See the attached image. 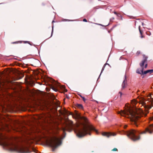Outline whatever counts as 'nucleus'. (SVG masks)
I'll list each match as a JSON object with an SVG mask.
<instances>
[{"label": "nucleus", "instance_id": "22", "mask_svg": "<svg viewBox=\"0 0 153 153\" xmlns=\"http://www.w3.org/2000/svg\"><path fill=\"white\" fill-rule=\"evenodd\" d=\"M81 97H82L81 95H79Z\"/></svg>", "mask_w": 153, "mask_h": 153}, {"label": "nucleus", "instance_id": "3", "mask_svg": "<svg viewBox=\"0 0 153 153\" xmlns=\"http://www.w3.org/2000/svg\"><path fill=\"white\" fill-rule=\"evenodd\" d=\"M91 131H93L96 132L97 134L98 133L97 130L91 125H85L83 127L78 128L76 130V132L77 136L81 137L87 134L90 135V132Z\"/></svg>", "mask_w": 153, "mask_h": 153}, {"label": "nucleus", "instance_id": "6", "mask_svg": "<svg viewBox=\"0 0 153 153\" xmlns=\"http://www.w3.org/2000/svg\"><path fill=\"white\" fill-rule=\"evenodd\" d=\"M146 59H144L143 60L141 63L140 64V65L141 68V69L139 70V69H138L137 70V73L138 74H146L148 73H150V74L153 71V70H147L146 71H143V66L145 62H146Z\"/></svg>", "mask_w": 153, "mask_h": 153}, {"label": "nucleus", "instance_id": "27", "mask_svg": "<svg viewBox=\"0 0 153 153\" xmlns=\"http://www.w3.org/2000/svg\"><path fill=\"white\" fill-rule=\"evenodd\" d=\"M120 94L121 95V93L120 92Z\"/></svg>", "mask_w": 153, "mask_h": 153}, {"label": "nucleus", "instance_id": "24", "mask_svg": "<svg viewBox=\"0 0 153 153\" xmlns=\"http://www.w3.org/2000/svg\"><path fill=\"white\" fill-rule=\"evenodd\" d=\"M72 129V128L71 127L70 128V130H71Z\"/></svg>", "mask_w": 153, "mask_h": 153}, {"label": "nucleus", "instance_id": "10", "mask_svg": "<svg viewBox=\"0 0 153 153\" xmlns=\"http://www.w3.org/2000/svg\"><path fill=\"white\" fill-rule=\"evenodd\" d=\"M126 84V82L125 80H124L123 82V83L122 84V88L123 89L125 87V86Z\"/></svg>", "mask_w": 153, "mask_h": 153}, {"label": "nucleus", "instance_id": "8", "mask_svg": "<svg viewBox=\"0 0 153 153\" xmlns=\"http://www.w3.org/2000/svg\"><path fill=\"white\" fill-rule=\"evenodd\" d=\"M116 134L114 133H107L104 132L102 133V135L103 136L106 137H109L111 136H114L116 135Z\"/></svg>", "mask_w": 153, "mask_h": 153}, {"label": "nucleus", "instance_id": "26", "mask_svg": "<svg viewBox=\"0 0 153 153\" xmlns=\"http://www.w3.org/2000/svg\"><path fill=\"white\" fill-rule=\"evenodd\" d=\"M1 73H0L1 75Z\"/></svg>", "mask_w": 153, "mask_h": 153}, {"label": "nucleus", "instance_id": "16", "mask_svg": "<svg viewBox=\"0 0 153 153\" xmlns=\"http://www.w3.org/2000/svg\"><path fill=\"white\" fill-rule=\"evenodd\" d=\"M112 151H117V149L116 148H114L112 150Z\"/></svg>", "mask_w": 153, "mask_h": 153}, {"label": "nucleus", "instance_id": "13", "mask_svg": "<svg viewBox=\"0 0 153 153\" xmlns=\"http://www.w3.org/2000/svg\"><path fill=\"white\" fill-rule=\"evenodd\" d=\"M77 107L80 108H83V106L81 104H78Z\"/></svg>", "mask_w": 153, "mask_h": 153}, {"label": "nucleus", "instance_id": "2", "mask_svg": "<svg viewBox=\"0 0 153 153\" xmlns=\"http://www.w3.org/2000/svg\"><path fill=\"white\" fill-rule=\"evenodd\" d=\"M1 146H2L5 149L9 150L11 151L21 153H25L26 152L25 147L22 146L18 145L16 143L10 141L2 142L1 141Z\"/></svg>", "mask_w": 153, "mask_h": 153}, {"label": "nucleus", "instance_id": "11", "mask_svg": "<svg viewBox=\"0 0 153 153\" xmlns=\"http://www.w3.org/2000/svg\"><path fill=\"white\" fill-rule=\"evenodd\" d=\"M140 26H139V30L140 32L141 35V36H140V37L141 38H143L144 37V36H143V35H142V31H141V30H140Z\"/></svg>", "mask_w": 153, "mask_h": 153}, {"label": "nucleus", "instance_id": "17", "mask_svg": "<svg viewBox=\"0 0 153 153\" xmlns=\"http://www.w3.org/2000/svg\"><path fill=\"white\" fill-rule=\"evenodd\" d=\"M83 21L85 22H87V20L86 19H83Z\"/></svg>", "mask_w": 153, "mask_h": 153}, {"label": "nucleus", "instance_id": "25", "mask_svg": "<svg viewBox=\"0 0 153 153\" xmlns=\"http://www.w3.org/2000/svg\"><path fill=\"white\" fill-rule=\"evenodd\" d=\"M137 53H139V52L138 51V52H137Z\"/></svg>", "mask_w": 153, "mask_h": 153}, {"label": "nucleus", "instance_id": "20", "mask_svg": "<svg viewBox=\"0 0 153 153\" xmlns=\"http://www.w3.org/2000/svg\"><path fill=\"white\" fill-rule=\"evenodd\" d=\"M104 67H103V68L102 69V71L103 70V69H104Z\"/></svg>", "mask_w": 153, "mask_h": 153}, {"label": "nucleus", "instance_id": "18", "mask_svg": "<svg viewBox=\"0 0 153 153\" xmlns=\"http://www.w3.org/2000/svg\"><path fill=\"white\" fill-rule=\"evenodd\" d=\"M147 64H146L145 66V68H146L147 67Z\"/></svg>", "mask_w": 153, "mask_h": 153}, {"label": "nucleus", "instance_id": "9", "mask_svg": "<svg viewBox=\"0 0 153 153\" xmlns=\"http://www.w3.org/2000/svg\"><path fill=\"white\" fill-rule=\"evenodd\" d=\"M62 131H63V133L65 134V132L66 131H70V130H69V129H68V127H67L66 128H63Z\"/></svg>", "mask_w": 153, "mask_h": 153}, {"label": "nucleus", "instance_id": "4", "mask_svg": "<svg viewBox=\"0 0 153 153\" xmlns=\"http://www.w3.org/2000/svg\"><path fill=\"white\" fill-rule=\"evenodd\" d=\"M57 131L54 132L53 134L50 139L47 141L48 145L53 149V151L60 145L61 143V139L63 138L64 137L61 138L60 136L57 135Z\"/></svg>", "mask_w": 153, "mask_h": 153}, {"label": "nucleus", "instance_id": "19", "mask_svg": "<svg viewBox=\"0 0 153 153\" xmlns=\"http://www.w3.org/2000/svg\"><path fill=\"white\" fill-rule=\"evenodd\" d=\"M127 127V125H125L124 126V128H126Z\"/></svg>", "mask_w": 153, "mask_h": 153}, {"label": "nucleus", "instance_id": "1", "mask_svg": "<svg viewBox=\"0 0 153 153\" xmlns=\"http://www.w3.org/2000/svg\"><path fill=\"white\" fill-rule=\"evenodd\" d=\"M147 99L141 97L139 101V103L141 106L144 108L145 111L142 109H140L136 112L128 106L124 111L122 110L118 114L123 116L130 118L132 123L137 126L136 122L138 119L141 116H146L149 113L148 110L153 106V98L152 97L151 95H149Z\"/></svg>", "mask_w": 153, "mask_h": 153}, {"label": "nucleus", "instance_id": "15", "mask_svg": "<svg viewBox=\"0 0 153 153\" xmlns=\"http://www.w3.org/2000/svg\"><path fill=\"white\" fill-rule=\"evenodd\" d=\"M81 98L82 99V100H83L84 102H85L86 100H85V98L83 97H81Z\"/></svg>", "mask_w": 153, "mask_h": 153}, {"label": "nucleus", "instance_id": "7", "mask_svg": "<svg viewBox=\"0 0 153 153\" xmlns=\"http://www.w3.org/2000/svg\"><path fill=\"white\" fill-rule=\"evenodd\" d=\"M147 132L149 134L153 133V124L150 125L147 128L145 131L142 132L141 134H145Z\"/></svg>", "mask_w": 153, "mask_h": 153}, {"label": "nucleus", "instance_id": "21", "mask_svg": "<svg viewBox=\"0 0 153 153\" xmlns=\"http://www.w3.org/2000/svg\"><path fill=\"white\" fill-rule=\"evenodd\" d=\"M153 119V117H152L151 118V120H152Z\"/></svg>", "mask_w": 153, "mask_h": 153}, {"label": "nucleus", "instance_id": "12", "mask_svg": "<svg viewBox=\"0 0 153 153\" xmlns=\"http://www.w3.org/2000/svg\"><path fill=\"white\" fill-rule=\"evenodd\" d=\"M131 103L133 105H136L137 104V102L135 100H134L132 101Z\"/></svg>", "mask_w": 153, "mask_h": 153}, {"label": "nucleus", "instance_id": "23", "mask_svg": "<svg viewBox=\"0 0 153 153\" xmlns=\"http://www.w3.org/2000/svg\"><path fill=\"white\" fill-rule=\"evenodd\" d=\"M114 13L115 14H117V13H116V12H114Z\"/></svg>", "mask_w": 153, "mask_h": 153}, {"label": "nucleus", "instance_id": "5", "mask_svg": "<svg viewBox=\"0 0 153 153\" xmlns=\"http://www.w3.org/2000/svg\"><path fill=\"white\" fill-rule=\"evenodd\" d=\"M123 133L126 134L127 136L133 141H136L140 139L139 137H137L136 135L139 133L134 130H131L128 131H123Z\"/></svg>", "mask_w": 153, "mask_h": 153}, {"label": "nucleus", "instance_id": "14", "mask_svg": "<svg viewBox=\"0 0 153 153\" xmlns=\"http://www.w3.org/2000/svg\"><path fill=\"white\" fill-rule=\"evenodd\" d=\"M82 119L83 120H84L86 122L87 120V119L85 117H83L82 118Z\"/></svg>", "mask_w": 153, "mask_h": 153}]
</instances>
